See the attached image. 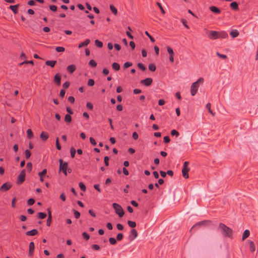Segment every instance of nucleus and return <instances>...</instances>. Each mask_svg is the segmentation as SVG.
I'll return each mask as SVG.
<instances>
[{
    "mask_svg": "<svg viewBox=\"0 0 258 258\" xmlns=\"http://www.w3.org/2000/svg\"><path fill=\"white\" fill-rule=\"evenodd\" d=\"M218 230H220L222 235L226 237H229L231 239L233 238V230L230 227L227 226L225 224L220 223L219 225Z\"/></svg>",
    "mask_w": 258,
    "mask_h": 258,
    "instance_id": "nucleus-1",
    "label": "nucleus"
},
{
    "mask_svg": "<svg viewBox=\"0 0 258 258\" xmlns=\"http://www.w3.org/2000/svg\"><path fill=\"white\" fill-rule=\"evenodd\" d=\"M204 79L203 78H200L196 82L193 83L190 87V93L191 96H195L198 90L199 87V84H202L204 82Z\"/></svg>",
    "mask_w": 258,
    "mask_h": 258,
    "instance_id": "nucleus-2",
    "label": "nucleus"
},
{
    "mask_svg": "<svg viewBox=\"0 0 258 258\" xmlns=\"http://www.w3.org/2000/svg\"><path fill=\"white\" fill-rule=\"evenodd\" d=\"M59 171H62L66 176H67V170L69 173H71L72 172V170L71 169H68V163L67 162H63V160L60 159L59 160Z\"/></svg>",
    "mask_w": 258,
    "mask_h": 258,
    "instance_id": "nucleus-3",
    "label": "nucleus"
},
{
    "mask_svg": "<svg viewBox=\"0 0 258 258\" xmlns=\"http://www.w3.org/2000/svg\"><path fill=\"white\" fill-rule=\"evenodd\" d=\"M112 207L114 209L115 213L117 214L119 217L123 216L124 213L120 205L117 203H113L112 204Z\"/></svg>",
    "mask_w": 258,
    "mask_h": 258,
    "instance_id": "nucleus-4",
    "label": "nucleus"
},
{
    "mask_svg": "<svg viewBox=\"0 0 258 258\" xmlns=\"http://www.w3.org/2000/svg\"><path fill=\"white\" fill-rule=\"evenodd\" d=\"M189 164V162L187 161H185L183 164V167L182 169V176L184 178L187 179L189 177L188 176V172L189 171V168L188 167V165Z\"/></svg>",
    "mask_w": 258,
    "mask_h": 258,
    "instance_id": "nucleus-5",
    "label": "nucleus"
},
{
    "mask_svg": "<svg viewBox=\"0 0 258 258\" xmlns=\"http://www.w3.org/2000/svg\"><path fill=\"white\" fill-rule=\"evenodd\" d=\"M25 170L23 169L21 171V172H20V174L18 176V180L17 181V184H22L25 181Z\"/></svg>",
    "mask_w": 258,
    "mask_h": 258,
    "instance_id": "nucleus-6",
    "label": "nucleus"
},
{
    "mask_svg": "<svg viewBox=\"0 0 258 258\" xmlns=\"http://www.w3.org/2000/svg\"><path fill=\"white\" fill-rule=\"evenodd\" d=\"M12 187V184L10 183H5L1 187L0 190L3 191H6Z\"/></svg>",
    "mask_w": 258,
    "mask_h": 258,
    "instance_id": "nucleus-7",
    "label": "nucleus"
},
{
    "mask_svg": "<svg viewBox=\"0 0 258 258\" xmlns=\"http://www.w3.org/2000/svg\"><path fill=\"white\" fill-rule=\"evenodd\" d=\"M209 38L211 39H218V31H210L209 35Z\"/></svg>",
    "mask_w": 258,
    "mask_h": 258,
    "instance_id": "nucleus-8",
    "label": "nucleus"
},
{
    "mask_svg": "<svg viewBox=\"0 0 258 258\" xmlns=\"http://www.w3.org/2000/svg\"><path fill=\"white\" fill-rule=\"evenodd\" d=\"M167 50L168 53L169 54L170 61L171 62H173V61H174V57L173 56H174V53L173 49L171 47L168 46V47H167Z\"/></svg>",
    "mask_w": 258,
    "mask_h": 258,
    "instance_id": "nucleus-9",
    "label": "nucleus"
},
{
    "mask_svg": "<svg viewBox=\"0 0 258 258\" xmlns=\"http://www.w3.org/2000/svg\"><path fill=\"white\" fill-rule=\"evenodd\" d=\"M153 82V80L151 78H146L141 81V83L146 86H149Z\"/></svg>",
    "mask_w": 258,
    "mask_h": 258,
    "instance_id": "nucleus-10",
    "label": "nucleus"
},
{
    "mask_svg": "<svg viewBox=\"0 0 258 258\" xmlns=\"http://www.w3.org/2000/svg\"><path fill=\"white\" fill-rule=\"evenodd\" d=\"M138 236V232L137 230L135 229H132L130 232V235L129 236V238L131 240H133L135 239Z\"/></svg>",
    "mask_w": 258,
    "mask_h": 258,
    "instance_id": "nucleus-11",
    "label": "nucleus"
},
{
    "mask_svg": "<svg viewBox=\"0 0 258 258\" xmlns=\"http://www.w3.org/2000/svg\"><path fill=\"white\" fill-rule=\"evenodd\" d=\"M35 249V244L33 242H31L29 246V256H31L33 255Z\"/></svg>",
    "mask_w": 258,
    "mask_h": 258,
    "instance_id": "nucleus-12",
    "label": "nucleus"
},
{
    "mask_svg": "<svg viewBox=\"0 0 258 258\" xmlns=\"http://www.w3.org/2000/svg\"><path fill=\"white\" fill-rule=\"evenodd\" d=\"M210 223H211V221H209V220H204V221H201V222H198L197 223L195 224L191 227V228L190 229V231L192 230V229H193L196 226H202V225H206L207 224H209Z\"/></svg>",
    "mask_w": 258,
    "mask_h": 258,
    "instance_id": "nucleus-13",
    "label": "nucleus"
},
{
    "mask_svg": "<svg viewBox=\"0 0 258 258\" xmlns=\"http://www.w3.org/2000/svg\"><path fill=\"white\" fill-rule=\"evenodd\" d=\"M228 37L227 33L225 31L218 32V38L225 39Z\"/></svg>",
    "mask_w": 258,
    "mask_h": 258,
    "instance_id": "nucleus-14",
    "label": "nucleus"
},
{
    "mask_svg": "<svg viewBox=\"0 0 258 258\" xmlns=\"http://www.w3.org/2000/svg\"><path fill=\"white\" fill-rule=\"evenodd\" d=\"M47 173V169H44L41 172H40L38 173V175L40 177V181L41 182L44 181V178L43 177Z\"/></svg>",
    "mask_w": 258,
    "mask_h": 258,
    "instance_id": "nucleus-15",
    "label": "nucleus"
},
{
    "mask_svg": "<svg viewBox=\"0 0 258 258\" xmlns=\"http://www.w3.org/2000/svg\"><path fill=\"white\" fill-rule=\"evenodd\" d=\"M61 76L59 74H56L54 77V82L58 86L61 84Z\"/></svg>",
    "mask_w": 258,
    "mask_h": 258,
    "instance_id": "nucleus-16",
    "label": "nucleus"
},
{
    "mask_svg": "<svg viewBox=\"0 0 258 258\" xmlns=\"http://www.w3.org/2000/svg\"><path fill=\"white\" fill-rule=\"evenodd\" d=\"M19 7V4L11 5L9 7V9H11L15 14H17L18 12V9Z\"/></svg>",
    "mask_w": 258,
    "mask_h": 258,
    "instance_id": "nucleus-17",
    "label": "nucleus"
},
{
    "mask_svg": "<svg viewBox=\"0 0 258 258\" xmlns=\"http://www.w3.org/2000/svg\"><path fill=\"white\" fill-rule=\"evenodd\" d=\"M76 68L74 64H71L68 66L67 70L70 74L73 73L76 70Z\"/></svg>",
    "mask_w": 258,
    "mask_h": 258,
    "instance_id": "nucleus-18",
    "label": "nucleus"
},
{
    "mask_svg": "<svg viewBox=\"0 0 258 258\" xmlns=\"http://www.w3.org/2000/svg\"><path fill=\"white\" fill-rule=\"evenodd\" d=\"M38 231L37 229H33L30 231L26 232V234L28 236H34L38 234Z\"/></svg>",
    "mask_w": 258,
    "mask_h": 258,
    "instance_id": "nucleus-19",
    "label": "nucleus"
},
{
    "mask_svg": "<svg viewBox=\"0 0 258 258\" xmlns=\"http://www.w3.org/2000/svg\"><path fill=\"white\" fill-rule=\"evenodd\" d=\"M209 9L211 11L216 14H220L221 13V10L215 6H211Z\"/></svg>",
    "mask_w": 258,
    "mask_h": 258,
    "instance_id": "nucleus-20",
    "label": "nucleus"
},
{
    "mask_svg": "<svg viewBox=\"0 0 258 258\" xmlns=\"http://www.w3.org/2000/svg\"><path fill=\"white\" fill-rule=\"evenodd\" d=\"M48 216L46 221V225L49 226L51 223V213L49 209H48Z\"/></svg>",
    "mask_w": 258,
    "mask_h": 258,
    "instance_id": "nucleus-21",
    "label": "nucleus"
},
{
    "mask_svg": "<svg viewBox=\"0 0 258 258\" xmlns=\"http://www.w3.org/2000/svg\"><path fill=\"white\" fill-rule=\"evenodd\" d=\"M40 137L43 141H45L48 139V134L46 132H42L40 134Z\"/></svg>",
    "mask_w": 258,
    "mask_h": 258,
    "instance_id": "nucleus-22",
    "label": "nucleus"
},
{
    "mask_svg": "<svg viewBox=\"0 0 258 258\" xmlns=\"http://www.w3.org/2000/svg\"><path fill=\"white\" fill-rule=\"evenodd\" d=\"M90 42V40L89 39H87L84 42L80 43L79 44L78 47L80 48L83 46H87L89 44Z\"/></svg>",
    "mask_w": 258,
    "mask_h": 258,
    "instance_id": "nucleus-23",
    "label": "nucleus"
},
{
    "mask_svg": "<svg viewBox=\"0 0 258 258\" xmlns=\"http://www.w3.org/2000/svg\"><path fill=\"white\" fill-rule=\"evenodd\" d=\"M239 34L238 31L236 29H233L231 31L230 35L233 37L235 38L237 37Z\"/></svg>",
    "mask_w": 258,
    "mask_h": 258,
    "instance_id": "nucleus-24",
    "label": "nucleus"
},
{
    "mask_svg": "<svg viewBox=\"0 0 258 258\" xmlns=\"http://www.w3.org/2000/svg\"><path fill=\"white\" fill-rule=\"evenodd\" d=\"M56 62V61L55 60H47L45 62V64L48 66H50L51 68H53Z\"/></svg>",
    "mask_w": 258,
    "mask_h": 258,
    "instance_id": "nucleus-25",
    "label": "nucleus"
},
{
    "mask_svg": "<svg viewBox=\"0 0 258 258\" xmlns=\"http://www.w3.org/2000/svg\"><path fill=\"white\" fill-rule=\"evenodd\" d=\"M230 7L233 10H234L235 11H237L239 9L238 5L237 3L235 2H233L231 3L230 4Z\"/></svg>",
    "mask_w": 258,
    "mask_h": 258,
    "instance_id": "nucleus-26",
    "label": "nucleus"
},
{
    "mask_svg": "<svg viewBox=\"0 0 258 258\" xmlns=\"http://www.w3.org/2000/svg\"><path fill=\"white\" fill-rule=\"evenodd\" d=\"M250 235V232L248 230H245L244 232H243V235H242V240L243 241L246 238H247L248 237H249Z\"/></svg>",
    "mask_w": 258,
    "mask_h": 258,
    "instance_id": "nucleus-27",
    "label": "nucleus"
},
{
    "mask_svg": "<svg viewBox=\"0 0 258 258\" xmlns=\"http://www.w3.org/2000/svg\"><path fill=\"white\" fill-rule=\"evenodd\" d=\"M249 249L251 252H253L255 250V244L252 241H249Z\"/></svg>",
    "mask_w": 258,
    "mask_h": 258,
    "instance_id": "nucleus-28",
    "label": "nucleus"
},
{
    "mask_svg": "<svg viewBox=\"0 0 258 258\" xmlns=\"http://www.w3.org/2000/svg\"><path fill=\"white\" fill-rule=\"evenodd\" d=\"M112 69L115 71H118L120 69V65L117 62H113L112 64Z\"/></svg>",
    "mask_w": 258,
    "mask_h": 258,
    "instance_id": "nucleus-29",
    "label": "nucleus"
},
{
    "mask_svg": "<svg viewBox=\"0 0 258 258\" xmlns=\"http://www.w3.org/2000/svg\"><path fill=\"white\" fill-rule=\"evenodd\" d=\"M110 9L113 14H114L115 15H117V10L113 5H110Z\"/></svg>",
    "mask_w": 258,
    "mask_h": 258,
    "instance_id": "nucleus-30",
    "label": "nucleus"
},
{
    "mask_svg": "<svg viewBox=\"0 0 258 258\" xmlns=\"http://www.w3.org/2000/svg\"><path fill=\"white\" fill-rule=\"evenodd\" d=\"M46 216H47V215L45 213L39 212L38 213V218H39L40 219H43L45 218L46 217Z\"/></svg>",
    "mask_w": 258,
    "mask_h": 258,
    "instance_id": "nucleus-31",
    "label": "nucleus"
},
{
    "mask_svg": "<svg viewBox=\"0 0 258 258\" xmlns=\"http://www.w3.org/2000/svg\"><path fill=\"white\" fill-rule=\"evenodd\" d=\"M64 120L67 122L70 123L72 121V117L71 115L69 114H66L64 117Z\"/></svg>",
    "mask_w": 258,
    "mask_h": 258,
    "instance_id": "nucleus-32",
    "label": "nucleus"
},
{
    "mask_svg": "<svg viewBox=\"0 0 258 258\" xmlns=\"http://www.w3.org/2000/svg\"><path fill=\"white\" fill-rule=\"evenodd\" d=\"M27 137L29 139H31L33 137V133L32 130L30 128L28 129L27 131Z\"/></svg>",
    "mask_w": 258,
    "mask_h": 258,
    "instance_id": "nucleus-33",
    "label": "nucleus"
},
{
    "mask_svg": "<svg viewBox=\"0 0 258 258\" xmlns=\"http://www.w3.org/2000/svg\"><path fill=\"white\" fill-rule=\"evenodd\" d=\"M95 44L96 46L99 48H101L103 46V43L99 40H96L95 41Z\"/></svg>",
    "mask_w": 258,
    "mask_h": 258,
    "instance_id": "nucleus-34",
    "label": "nucleus"
},
{
    "mask_svg": "<svg viewBox=\"0 0 258 258\" xmlns=\"http://www.w3.org/2000/svg\"><path fill=\"white\" fill-rule=\"evenodd\" d=\"M109 242L112 245H115L117 243V240L113 237H110L109 238Z\"/></svg>",
    "mask_w": 258,
    "mask_h": 258,
    "instance_id": "nucleus-35",
    "label": "nucleus"
},
{
    "mask_svg": "<svg viewBox=\"0 0 258 258\" xmlns=\"http://www.w3.org/2000/svg\"><path fill=\"white\" fill-rule=\"evenodd\" d=\"M89 64L93 68H95L97 66V63L93 59H91L89 62Z\"/></svg>",
    "mask_w": 258,
    "mask_h": 258,
    "instance_id": "nucleus-36",
    "label": "nucleus"
},
{
    "mask_svg": "<svg viewBox=\"0 0 258 258\" xmlns=\"http://www.w3.org/2000/svg\"><path fill=\"white\" fill-rule=\"evenodd\" d=\"M148 68H149V70L152 71V72L155 71V70L156 69V66L154 64H153V63L150 64L149 65V67Z\"/></svg>",
    "mask_w": 258,
    "mask_h": 258,
    "instance_id": "nucleus-37",
    "label": "nucleus"
},
{
    "mask_svg": "<svg viewBox=\"0 0 258 258\" xmlns=\"http://www.w3.org/2000/svg\"><path fill=\"white\" fill-rule=\"evenodd\" d=\"M127 224L128 226L131 228H135L136 226V223L132 221H128Z\"/></svg>",
    "mask_w": 258,
    "mask_h": 258,
    "instance_id": "nucleus-38",
    "label": "nucleus"
},
{
    "mask_svg": "<svg viewBox=\"0 0 258 258\" xmlns=\"http://www.w3.org/2000/svg\"><path fill=\"white\" fill-rule=\"evenodd\" d=\"M55 50L57 52H62L65 51V48L63 47L57 46L55 48Z\"/></svg>",
    "mask_w": 258,
    "mask_h": 258,
    "instance_id": "nucleus-39",
    "label": "nucleus"
},
{
    "mask_svg": "<svg viewBox=\"0 0 258 258\" xmlns=\"http://www.w3.org/2000/svg\"><path fill=\"white\" fill-rule=\"evenodd\" d=\"M76 153V151L75 149H74V148H71L70 149V153H71V156L72 158H73L75 157Z\"/></svg>",
    "mask_w": 258,
    "mask_h": 258,
    "instance_id": "nucleus-40",
    "label": "nucleus"
},
{
    "mask_svg": "<svg viewBox=\"0 0 258 258\" xmlns=\"http://www.w3.org/2000/svg\"><path fill=\"white\" fill-rule=\"evenodd\" d=\"M25 157L27 159H29L31 155V152L29 150H26L25 152Z\"/></svg>",
    "mask_w": 258,
    "mask_h": 258,
    "instance_id": "nucleus-41",
    "label": "nucleus"
},
{
    "mask_svg": "<svg viewBox=\"0 0 258 258\" xmlns=\"http://www.w3.org/2000/svg\"><path fill=\"white\" fill-rule=\"evenodd\" d=\"M91 248L95 250H99L100 249V247L99 245L97 244H93L91 245Z\"/></svg>",
    "mask_w": 258,
    "mask_h": 258,
    "instance_id": "nucleus-42",
    "label": "nucleus"
},
{
    "mask_svg": "<svg viewBox=\"0 0 258 258\" xmlns=\"http://www.w3.org/2000/svg\"><path fill=\"white\" fill-rule=\"evenodd\" d=\"M156 4L158 6V7L159 8V9H160L161 10V13L163 14H164L165 13V11L164 10L161 4L159 3V2H157L156 3Z\"/></svg>",
    "mask_w": 258,
    "mask_h": 258,
    "instance_id": "nucleus-43",
    "label": "nucleus"
},
{
    "mask_svg": "<svg viewBox=\"0 0 258 258\" xmlns=\"http://www.w3.org/2000/svg\"><path fill=\"white\" fill-rule=\"evenodd\" d=\"M82 236L84 239L88 240L90 238V235L86 232L82 233Z\"/></svg>",
    "mask_w": 258,
    "mask_h": 258,
    "instance_id": "nucleus-44",
    "label": "nucleus"
},
{
    "mask_svg": "<svg viewBox=\"0 0 258 258\" xmlns=\"http://www.w3.org/2000/svg\"><path fill=\"white\" fill-rule=\"evenodd\" d=\"M138 68L141 69V70L144 71L146 70V67L142 63H138Z\"/></svg>",
    "mask_w": 258,
    "mask_h": 258,
    "instance_id": "nucleus-45",
    "label": "nucleus"
},
{
    "mask_svg": "<svg viewBox=\"0 0 258 258\" xmlns=\"http://www.w3.org/2000/svg\"><path fill=\"white\" fill-rule=\"evenodd\" d=\"M26 167L27 170L30 172L32 169V164L31 162L27 163Z\"/></svg>",
    "mask_w": 258,
    "mask_h": 258,
    "instance_id": "nucleus-46",
    "label": "nucleus"
},
{
    "mask_svg": "<svg viewBox=\"0 0 258 258\" xmlns=\"http://www.w3.org/2000/svg\"><path fill=\"white\" fill-rule=\"evenodd\" d=\"M79 185V187H80V189L82 190H83V191H85L86 190V186H85V185L83 183L80 182Z\"/></svg>",
    "mask_w": 258,
    "mask_h": 258,
    "instance_id": "nucleus-47",
    "label": "nucleus"
},
{
    "mask_svg": "<svg viewBox=\"0 0 258 258\" xmlns=\"http://www.w3.org/2000/svg\"><path fill=\"white\" fill-rule=\"evenodd\" d=\"M171 135L172 136H175L176 137H178L179 135V133L175 130H172L171 132Z\"/></svg>",
    "mask_w": 258,
    "mask_h": 258,
    "instance_id": "nucleus-48",
    "label": "nucleus"
},
{
    "mask_svg": "<svg viewBox=\"0 0 258 258\" xmlns=\"http://www.w3.org/2000/svg\"><path fill=\"white\" fill-rule=\"evenodd\" d=\"M123 235L122 233H118L116 236V240L118 241H120L123 239Z\"/></svg>",
    "mask_w": 258,
    "mask_h": 258,
    "instance_id": "nucleus-49",
    "label": "nucleus"
},
{
    "mask_svg": "<svg viewBox=\"0 0 258 258\" xmlns=\"http://www.w3.org/2000/svg\"><path fill=\"white\" fill-rule=\"evenodd\" d=\"M94 84H95V82H94V80H93L92 79H89V80L88 81V86H94Z\"/></svg>",
    "mask_w": 258,
    "mask_h": 258,
    "instance_id": "nucleus-50",
    "label": "nucleus"
},
{
    "mask_svg": "<svg viewBox=\"0 0 258 258\" xmlns=\"http://www.w3.org/2000/svg\"><path fill=\"white\" fill-rule=\"evenodd\" d=\"M34 203H35V200H34V199H33L32 198L29 199L27 201L28 205H29L30 206L33 205L34 204Z\"/></svg>",
    "mask_w": 258,
    "mask_h": 258,
    "instance_id": "nucleus-51",
    "label": "nucleus"
},
{
    "mask_svg": "<svg viewBox=\"0 0 258 258\" xmlns=\"http://www.w3.org/2000/svg\"><path fill=\"white\" fill-rule=\"evenodd\" d=\"M145 34L149 37V38H150V40L153 42H155V39L154 38L151 36L150 35V34L148 33V31H146L145 32Z\"/></svg>",
    "mask_w": 258,
    "mask_h": 258,
    "instance_id": "nucleus-52",
    "label": "nucleus"
},
{
    "mask_svg": "<svg viewBox=\"0 0 258 258\" xmlns=\"http://www.w3.org/2000/svg\"><path fill=\"white\" fill-rule=\"evenodd\" d=\"M56 147L57 150H61V146L60 145V144H59L58 138H57L56 139Z\"/></svg>",
    "mask_w": 258,
    "mask_h": 258,
    "instance_id": "nucleus-53",
    "label": "nucleus"
},
{
    "mask_svg": "<svg viewBox=\"0 0 258 258\" xmlns=\"http://www.w3.org/2000/svg\"><path fill=\"white\" fill-rule=\"evenodd\" d=\"M132 66V63L130 62H126L123 64V68L124 69L128 68Z\"/></svg>",
    "mask_w": 258,
    "mask_h": 258,
    "instance_id": "nucleus-54",
    "label": "nucleus"
},
{
    "mask_svg": "<svg viewBox=\"0 0 258 258\" xmlns=\"http://www.w3.org/2000/svg\"><path fill=\"white\" fill-rule=\"evenodd\" d=\"M216 54L220 58L223 59H226L227 58V55L223 54H221L218 52H217Z\"/></svg>",
    "mask_w": 258,
    "mask_h": 258,
    "instance_id": "nucleus-55",
    "label": "nucleus"
},
{
    "mask_svg": "<svg viewBox=\"0 0 258 258\" xmlns=\"http://www.w3.org/2000/svg\"><path fill=\"white\" fill-rule=\"evenodd\" d=\"M74 214L75 217L77 219L79 218L80 216V213L75 210H74Z\"/></svg>",
    "mask_w": 258,
    "mask_h": 258,
    "instance_id": "nucleus-56",
    "label": "nucleus"
},
{
    "mask_svg": "<svg viewBox=\"0 0 258 258\" xmlns=\"http://www.w3.org/2000/svg\"><path fill=\"white\" fill-rule=\"evenodd\" d=\"M17 201V199L16 197L14 198L12 200V208H16V202Z\"/></svg>",
    "mask_w": 258,
    "mask_h": 258,
    "instance_id": "nucleus-57",
    "label": "nucleus"
},
{
    "mask_svg": "<svg viewBox=\"0 0 258 258\" xmlns=\"http://www.w3.org/2000/svg\"><path fill=\"white\" fill-rule=\"evenodd\" d=\"M57 7L55 5H51L49 6V9L53 12H56L57 11Z\"/></svg>",
    "mask_w": 258,
    "mask_h": 258,
    "instance_id": "nucleus-58",
    "label": "nucleus"
},
{
    "mask_svg": "<svg viewBox=\"0 0 258 258\" xmlns=\"http://www.w3.org/2000/svg\"><path fill=\"white\" fill-rule=\"evenodd\" d=\"M109 158L108 156H105L104 157V163L106 166H108L109 165Z\"/></svg>",
    "mask_w": 258,
    "mask_h": 258,
    "instance_id": "nucleus-59",
    "label": "nucleus"
},
{
    "mask_svg": "<svg viewBox=\"0 0 258 258\" xmlns=\"http://www.w3.org/2000/svg\"><path fill=\"white\" fill-rule=\"evenodd\" d=\"M163 140L165 143H168L170 141V138L168 136H165L163 138Z\"/></svg>",
    "mask_w": 258,
    "mask_h": 258,
    "instance_id": "nucleus-60",
    "label": "nucleus"
},
{
    "mask_svg": "<svg viewBox=\"0 0 258 258\" xmlns=\"http://www.w3.org/2000/svg\"><path fill=\"white\" fill-rule=\"evenodd\" d=\"M90 143L94 146H95L96 145V142L95 140L92 137L90 138Z\"/></svg>",
    "mask_w": 258,
    "mask_h": 258,
    "instance_id": "nucleus-61",
    "label": "nucleus"
},
{
    "mask_svg": "<svg viewBox=\"0 0 258 258\" xmlns=\"http://www.w3.org/2000/svg\"><path fill=\"white\" fill-rule=\"evenodd\" d=\"M116 227L119 230H122L123 229V226L121 224L118 223L116 225Z\"/></svg>",
    "mask_w": 258,
    "mask_h": 258,
    "instance_id": "nucleus-62",
    "label": "nucleus"
},
{
    "mask_svg": "<svg viewBox=\"0 0 258 258\" xmlns=\"http://www.w3.org/2000/svg\"><path fill=\"white\" fill-rule=\"evenodd\" d=\"M106 227L108 229L111 230L113 228V226H112V225L111 223L110 222H108L106 224Z\"/></svg>",
    "mask_w": 258,
    "mask_h": 258,
    "instance_id": "nucleus-63",
    "label": "nucleus"
},
{
    "mask_svg": "<svg viewBox=\"0 0 258 258\" xmlns=\"http://www.w3.org/2000/svg\"><path fill=\"white\" fill-rule=\"evenodd\" d=\"M68 101L73 104L75 102V98L73 96H70L68 98Z\"/></svg>",
    "mask_w": 258,
    "mask_h": 258,
    "instance_id": "nucleus-64",
    "label": "nucleus"
}]
</instances>
